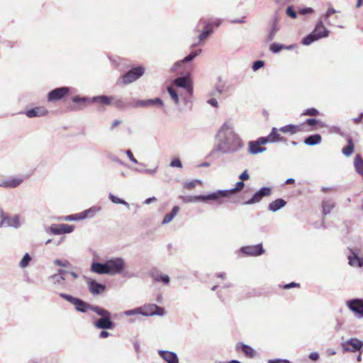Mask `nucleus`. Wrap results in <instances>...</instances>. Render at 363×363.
<instances>
[{"label":"nucleus","instance_id":"3","mask_svg":"<svg viewBox=\"0 0 363 363\" xmlns=\"http://www.w3.org/2000/svg\"><path fill=\"white\" fill-rule=\"evenodd\" d=\"M59 296L69 302L70 303L73 304L75 307V309L82 313H86L88 310H91L95 313L96 311V308H98V306H94L91 305L83 300L74 297L69 294H67L65 293H60L59 294Z\"/></svg>","mask_w":363,"mask_h":363},{"label":"nucleus","instance_id":"23","mask_svg":"<svg viewBox=\"0 0 363 363\" xmlns=\"http://www.w3.org/2000/svg\"><path fill=\"white\" fill-rule=\"evenodd\" d=\"M90 270L91 272L97 274H108L106 263L93 262L91 264Z\"/></svg>","mask_w":363,"mask_h":363},{"label":"nucleus","instance_id":"49","mask_svg":"<svg viewBox=\"0 0 363 363\" xmlns=\"http://www.w3.org/2000/svg\"><path fill=\"white\" fill-rule=\"evenodd\" d=\"M201 182L200 180L195 179V180L185 182L184 187L187 189H192L193 188H194L196 186L197 184H201Z\"/></svg>","mask_w":363,"mask_h":363},{"label":"nucleus","instance_id":"29","mask_svg":"<svg viewBox=\"0 0 363 363\" xmlns=\"http://www.w3.org/2000/svg\"><path fill=\"white\" fill-rule=\"evenodd\" d=\"M322 137L320 134L311 135L305 138L304 143L309 146L318 145L321 143Z\"/></svg>","mask_w":363,"mask_h":363},{"label":"nucleus","instance_id":"48","mask_svg":"<svg viewBox=\"0 0 363 363\" xmlns=\"http://www.w3.org/2000/svg\"><path fill=\"white\" fill-rule=\"evenodd\" d=\"M157 169V167H156L153 169H138V168L134 169V170L137 172L142 173V174H151V175H154L156 173Z\"/></svg>","mask_w":363,"mask_h":363},{"label":"nucleus","instance_id":"21","mask_svg":"<svg viewBox=\"0 0 363 363\" xmlns=\"http://www.w3.org/2000/svg\"><path fill=\"white\" fill-rule=\"evenodd\" d=\"M160 357L167 363H179L177 353L168 350H159Z\"/></svg>","mask_w":363,"mask_h":363},{"label":"nucleus","instance_id":"40","mask_svg":"<svg viewBox=\"0 0 363 363\" xmlns=\"http://www.w3.org/2000/svg\"><path fill=\"white\" fill-rule=\"evenodd\" d=\"M112 104L118 108L123 109L125 108L128 105L121 99H118L116 96H111Z\"/></svg>","mask_w":363,"mask_h":363},{"label":"nucleus","instance_id":"36","mask_svg":"<svg viewBox=\"0 0 363 363\" xmlns=\"http://www.w3.org/2000/svg\"><path fill=\"white\" fill-rule=\"evenodd\" d=\"M335 207V204L332 201L325 200L322 202V208L323 215L330 213L332 209Z\"/></svg>","mask_w":363,"mask_h":363},{"label":"nucleus","instance_id":"27","mask_svg":"<svg viewBox=\"0 0 363 363\" xmlns=\"http://www.w3.org/2000/svg\"><path fill=\"white\" fill-rule=\"evenodd\" d=\"M286 205V202L282 199H277L272 201L269 206L268 209L270 211L276 212Z\"/></svg>","mask_w":363,"mask_h":363},{"label":"nucleus","instance_id":"47","mask_svg":"<svg viewBox=\"0 0 363 363\" xmlns=\"http://www.w3.org/2000/svg\"><path fill=\"white\" fill-rule=\"evenodd\" d=\"M124 315L127 316L142 315V308H136L132 310H128L124 311Z\"/></svg>","mask_w":363,"mask_h":363},{"label":"nucleus","instance_id":"41","mask_svg":"<svg viewBox=\"0 0 363 363\" xmlns=\"http://www.w3.org/2000/svg\"><path fill=\"white\" fill-rule=\"evenodd\" d=\"M167 92L170 95L171 98L174 101L175 105L179 106L180 104L179 102V96L177 92L172 87L168 86L167 87Z\"/></svg>","mask_w":363,"mask_h":363},{"label":"nucleus","instance_id":"64","mask_svg":"<svg viewBox=\"0 0 363 363\" xmlns=\"http://www.w3.org/2000/svg\"><path fill=\"white\" fill-rule=\"evenodd\" d=\"M309 358L313 361H317L319 359V354L316 352H311L309 354Z\"/></svg>","mask_w":363,"mask_h":363},{"label":"nucleus","instance_id":"34","mask_svg":"<svg viewBox=\"0 0 363 363\" xmlns=\"http://www.w3.org/2000/svg\"><path fill=\"white\" fill-rule=\"evenodd\" d=\"M100 211V208L94 206L87 210L79 213L82 220L86 218H92L97 212Z\"/></svg>","mask_w":363,"mask_h":363},{"label":"nucleus","instance_id":"18","mask_svg":"<svg viewBox=\"0 0 363 363\" xmlns=\"http://www.w3.org/2000/svg\"><path fill=\"white\" fill-rule=\"evenodd\" d=\"M240 251L249 256H259L264 253V249L262 244L245 246L241 247Z\"/></svg>","mask_w":363,"mask_h":363},{"label":"nucleus","instance_id":"42","mask_svg":"<svg viewBox=\"0 0 363 363\" xmlns=\"http://www.w3.org/2000/svg\"><path fill=\"white\" fill-rule=\"evenodd\" d=\"M47 233H50L54 235L62 234L61 224H52L50 225L49 229L46 230Z\"/></svg>","mask_w":363,"mask_h":363},{"label":"nucleus","instance_id":"11","mask_svg":"<svg viewBox=\"0 0 363 363\" xmlns=\"http://www.w3.org/2000/svg\"><path fill=\"white\" fill-rule=\"evenodd\" d=\"M267 139L262 137L259 138L257 140L250 141L249 145V152L252 155H257L266 151L267 148L262 145L267 144Z\"/></svg>","mask_w":363,"mask_h":363},{"label":"nucleus","instance_id":"44","mask_svg":"<svg viewBox=\"0 0 363 363\" xmlns=\"http://www.w3.org/2000/svg\"><path fill=\"white\" fill-rule=\"evenodd\" d=\"M277 31H278V27H277V24L275 23H274V24L272 25V27L267 37V40L272 41L274 38V36Z\"/></svg>","mask_w":363,"mask_h":363},{"label":"nucleus","instance_id":"15","mask_svg":"<svg viewBox=\"0 0 363 363\" xmlns=\"http://www.w3.org/2000/svg\"><path fill=\"white\" fill-rule=\"evenodd\" d=\"M24 181L23 177H10L6 179L0 180V187L14 189L18 187Z\"/></svg>","mask_w":363,"mask_h":363},{"label":"nucleus","instance_id":"43","mask_svg":"<svg viewBox=\"0 0 363 363\" xmlns=\"http://www.w3.org/2000/svg\"><path fill=\"white\" fill-rule=\"evenodd\" d=\"M109 199L114 203L117 204H123L126 207H129L128 203H127L125 200L121 199L120 198H118L117 196H114L113 194H109L108 195Z\"/></svg>","mask_w":363,"mask_h":363},{"label":"nucleus","instance_id":"14","mask_svg":"<svg viewBox=\"0 0 363 363\" xmlns=\"http://www.w3.org/2000/svg\"><path fill=\"white\" fill-rule=\"evenodd\" d=\"M165 313L164 308L156 304L145 305L142 308V315L144 316L163 315Z\"/></svg>","mask_w":363,"mask_h":363},{"label":"nucleus","instance_id":"45","mask_svg":"<svg viewBox=\"0 0 363 363\" xmlns=\"http://www.w3.org/2000/svg\"><path fill=\"white\" fill-rule=\"evenodd\" d=\"M60 220H65V221H75V220H82V218H81L80 214L77 213V214H72V215L62 217L60 218Z\"/></svg>","mask_w":363,"mask_h":363},{"label":"nucleus","instance_id":"12","mask_svg":"<svg viewBox=\"0 0 363 363\" xmlns=\"http://www.w3.org/2000/svg\"><path fill=\"white\" fill-rule=\"evenodd\" d=\"M272 194V189L267 186L261 188L259 191L255 193L251 199L244 203L245 205H252L259 203L264 197L269 196Z\"/></svg>","mask_w":363,"mask_h":363},{"label":"nucleus","instance_id":"25","mask_svg":"<svg viewBox=\"0 0 363 363\" xmlns=\"http://www.w3.org/2000/svg\"><path fill=\"white\" fill-rule=\"evenodd\" d=\"M48 110L44 107H35L26 111V115L28 118L40 117L47 115Z\"/></svg>","mask_w":363,"mask_h":363},{"label":"nucleus","instance_id":"37","mask_svg":"<svg viewBox=\"0 0 363 363\" xmlns=\"http://www.w3.org/2000/svg\"><path fill=\"white\" fill-rule=\"evenodd\" d=\"M347 145L342 150V154L347 157L351 155L354 150V143L352 138L349 137L347 138Z\"/></svg>","mask_w":363,"mask_h":363},{"label":"nucleus","instance_id":"17","mask_svg":"<svg viewBox=\"0 0 363 363\" xmlns=\"http://www.w3.org/2000/svg\"><path fill=\"white\" fill-rule=\"evenodd\" d=\"M174 84L177 87L184 88L191 95L193 94V86L190 78L187 76L177 77L174 80Z\"/></svg>","mask_w":363,"mask_h":363},{"label":"nucleus","instance_id":"61","mask_svg":"<svg viewBox=\"0 0 363 363\" xmlns=\"http://www.w3.org/2000/svg\"><path fill=\"white\" fill-rule=\"evenodd\" d=\"M250 177L247 170H245L240 176L239 179L242 180V182L248 179Z\"/></svg>","mask_w":363,"mask_h":363},{"label":"nucleus","instance_id":"52","mask_svg":"<svg viewBox=\"0 0 363 363\" xmlns=\"http://www.w3.org/2000/svg\"><path fill=\"white\" fill-rule=\"evenodd\" d=\"M303 115H306V116H316L318 114V111L315 108H308V109H306L303 113Z\"/></svg>","mask_w":363,"mask_h":363},{"label":"nucleus","instance_id":"8","mask_svg":"<svg viewBox=\"0 0 363 363\" xmlns=\"http://www.w3.org/2000/svg\"><path fill=\"white\" fill-rule=\"evenodd\" d=\"M144 72V67L140 66L134 67L123 76V83L124 84H130L138 79L141 76H143Z\"/></svg>","mask_w":363,"mask_h":363},{"label":"nucleus","instance_id":"5","mask_svg":"<svg viewBox=\"0 0 363 363\" xmlns=\"http://www.w3.org/2000/svg\"><path fill=\"white\" fill-rule=\"evenodd\" d=\"M108 274L116 275L123 273L125 268V260L121 257H116L106 261Z\"/></svg>","mask_w":363,"mask_h":363},{"label":"nucleus","instance_id":"28","mask_svg":"<svg viewBox=\"0 0 363 363\" xmlns=\"http://www.w3.org/2000/svg\"><path fill=\"white\" fill-rule=\"evenodd\" d=\"M150 276L154 281L155 282H163L164 284L167 285L169 283V277L167 274H162L158 272H152Z\"/></svg>","mask_w":363,"mask_h":363},{"label":"nucleus","instance_id":"62","mask_svg":"<svg viewBox=\"0 0 363 363\" xmlns=\"http://www.w3.org/2000/svg\"><path fill=\"white\" fill-rule=\"evenodd\" d=\"M304 123L313 126L318 123V121L315 118H308L306 120Z\"/></svg>","mask_w":363,"mask_h":363},{"label":"nucleus","instance_id":"63","mask_svg":"<svg viewBox=\"0 0 363 363\" xmlns=\"http://www.w3.org/2000/svg\"><path fill=\"white\" fill-rule=\"evenodd\" d=\"M109 158L114 162H116L123 166H125V164L116 156H110Z\"/></svg>","mask_w":363,"mask_h":363},{"label":"nucleus","instance_id":"35","mask_svg":"<svg viewBox=\"0 0 363 363\" xmlns=\"http://www.w3.org/2000/svg\"><path fill=\"white\" fill-rule=\"evenodd\" d=\"M179 211V207L177 206H175L172 208V211L167 214L165 215L164 217V219L162 220V224H167L170 223L174 218L176 216L177 213Z\"/></svg>","mask_w":363,"mask_h":363},{"label":"nucleus","instance_id":"7","mask_svg":"<svg viewBox=\"0 0 363 363\" xmlns=\"http://www.w3.org/2000/svg\"><path fill=\"white\" fill-rule=\"evenodd\" d=\"M0 218L1 219V221L0 223V228L6 226L18 229L21 226L20 217L18 215H15L13 216H9L6 215L2 210H1Z\"/></svg>","mask_w":363,"mask_h":363},{"label":"nucleus","instance_id":"20","mask_svg":"<svg viewBox=\"0 0 363 363\" xmlns=\"http://www.w3.org/2000/svg\"><path fill=\"white\" fill-rule=\"evenodd\" d=\"M152 106H157L160 107L164 106V102L160 98L150 99L147 100H138L134 104V107H149Z\"/></svg>","mask_w":363,"mask_h":363},{"label":"nucleus","instance_id":"55","mask_svg":"<svg viewBox=\"0 0 363 363\" xmlns=\"http://www.w3.org/2000/svg\"><path fill=\"white\" fill-rule=\"evenodd\" d=\"M72 101L74 103L85 104L89 101V99L86 97H80L79 96H76L72 99Z\"/></svg>","mask_w":363,"mask_h":363},{"label":"nucleus","instance_id":"13","mask_svg":"<svg viewBox=\"0 0 363 363\" xmlns=\"http://www.w3.org/2000/svg\"><path fill=\"white\" fill-rule=\"evenodd\" d=\"M85 281L89 292L93 296L99 295L106 290V286L104 284H100L92 279L86 277Z\"/></svg>","mask_w":363,"mask_h":363},{"label":"nucleus","instance_id":"10","mask_svg":"<svg viewBox=\"0 0 363 363\" xmlns=\"http://www.w3.org/2000/svg\"><path fill=\"white\" fill-rule=\"evenodd\" d=\"M179 198L184 203H196V202H206L208 201H216V196L214 193H210L206 195H199V196H180Z\"/></svg>","mask_w":363,"mask_h":363},{"label":"nucleus","instance_id":"26","mask_svg":"<svg viewBox=\"0 0 363 363\" xmlns=\"http://www.w3.org/2000/svg\"><path fill=\"white\" fill-rule=\"evenodd\" d=\"M349 264L352 267H361L363 266V258L359 257L357 255L352 251L351 255L348 256Z\"/></svg>","mask_w":363,"mask_h":363},{"label":"nucleus","instance_id":"57","mask_svg":"<svg viewBox=\"0 0 363 363\" xmlns=\"http://www.w3.org/2000/svg\"><path fill=\"white\" fill-rule=\"evenodd\" d=\"M264 63L262 60H257L253 63L252 69L254 71H257L264 66Z\"/></svg>","mask_w":363,"mask_h":363},{"label":"nucleus","instance_id":"39","mask_svg":"<svg viewBox=\"0 0 363 363\" xmlns=\"http://www.w3.org/2000/svg\"><path fill=\"white\" fill-rule=\"evenodd\" d=\"M92 102L100 103L105 105H110L111 104V97L107 96H94L91 100Z\"/></svg>","mask_w":363,"mask_h":363},{"label":"nucleus","instance_id":"46","mask_svg":"<svg viewBox=\"0 0 363 363\" xmlns=\"http://www.w3.org/2000/svg\"><path fill=\"white\" fill-rule=\"evenodd\" d=\"M30 260H31L30 256L28 253H26L24 255V256L23 257L22 259L21 260V262L19 263V266L21 268H26V267H28Z\"/></svg>","mask_w":363,"mask_h":363},{"label":"nucleus","instance_id":"24","mask_svg":"<svg viewBox=\"0 0 363 363\" xmlns=\"http://www.w3.org/2000/svg\"><path fill=\"white\" fill-rule=\"evenodd\" d=\"M278 130H279L277 128H272L271 133L269 134V135L262 138L267 139V143H274L277 142L285 141L286 139L278 133Z\"/></svg>","mask_w":363,"mask_h":363},{"label":"nucleus","instance_id":"16","mask_svg":"<svg viewBox=\"0 0 363 363\" xmlns=\"http://www.w3.org/2000/svg\"><path fill=\"white\" fill-rule=\"evenodd\" d=\"M69 91V89L66 86L56 88L48 93V101H55L60 100L65 96L68 94Z\"/></svg>","mask_w":363,"mask_h":363},{"label":"nucleus","instance_id":"58","mask_svg":"<svg viewBox=\"0 0 363 363\" xmlns=\"http://www.w3.org/2000/svg\"><path fill=\"white\" fill-rule=\"evenodd\" d=\"M125 154L127 155L128 157L132 162H133L134 164H138V161L134 157L131 150H126Z\"/></svg>","mask_w":363,"mask_h":363},{"label":"nucleus","instance_id":"2","mask_svg":"<svg viewBox=\"0 0 363 363\" xmlns=\"http://www.w3.org/2000/svg\"><path fill=\"white\" fill-rule=\"evenodd\" d=\"M329 30L323 24V19L319 18L313 30L310 34L304 37L302 39L301 43L304 45H309L319 39L328 37L329 35Z\"/></svg>","mask_w":363,"mask_h":363},{"label":"nucleus","instance_id":"50","mask_svg":"<svg viewBox=\"0 0 363 363\" xmlns=\"http://www.w3.org/2000/svg\"><path fill=\"white\" fill-rule=\"evenodd\" d=\"M337 12V10H335V9L333 8H329L326 13H325V16H324V19L325 21H326V23L329 25L330 23V21H328V18L329 17L332 15V14H334V13H336Z\"/></svg>","mask_w":363,"mask_h":363},{"label":"nucleus","instance_id":"1","mask_svg":"<svg viewBox=\"0 0 363 363\" xmlns=\"http://www.w3.org/2000/svg\"><path fill=\"white\" fill-rule=\"evenodd\" d=\"M243 147L239 135L235 132L233 124L224 123L216 135L215 150L223 154H233Z\"/></svg>","mask_w":363,"mask_h":363},{"label":"nucleus","instance_id":"6","mask_svg":"<svg viewBox=\"0 0 363 363\" xmlns=\"http://www.w3.org/2000/svg\"><path fill=\"white\" fill-rule=\"evenodd\" d=\"M244 186V182L240 181L238 182L235 184V186L233 189L227 190H217L214 191L213 193L216 196V202L218 204H222L223 203V201L222 200L223 198L228 197L232 194L241 191Z\"/></svg>","mask_w":363,"mask_h":363},{"label":"nucleus","instance_id":"54","mask_svg":"<svg viewBox=\"0 0 363 363\" xmlns=\"http://www.w3.org/2000/svg\"><path fill=\"white\" fill-rule=\"evenodd\" d=\"M169 166L171 167L182 168V164L179 158H175L170 162Z\"/></svg>","mask_w":363,"mask_h":363},{"label":"nucleus","instance_id":"53","mask_svg":"<svg viewBox=\"0 0 363 363\" xmlns=\"http://www.w3.org/2000/svg\"><path fill=\"white\" fill-rule=\"evenodd\" d=\"M54 264L57 266L68 267L70 265V263L67 260H60V259H55Z\"/></svg>","mask_w":363,"mask_h":363},{"label":"nucleus","instance_id":"32","mask_svg":"<svg viewBox=\"0 0 363 363\" xmlns=\"http://www.w3.org/2000/svg\"><path fill=\"white\" fill-rule=\"evenodd\" d=\"M294 48H295V45H285L274 43L270 45L269 50L274 53H277L281 50H292Z\"/></svg>","mask_w":363,"mask_h":363},{"label":"nucleus","instance_id":"22","mask_svg":"<svg viewBox=\"0 0 363 363\" xmlns=\"http://www.w3.org/2000/svg\"><path fill=\"white\" fill-rule=\"evenodd\" d=\"M201 52V49H199L193 52H191V54H189V55H187L186 57H185L183 60H179V61H177L176 62L173 66L172 67V71L173 72H175L177 71V69H179L182 65L184 63V62H191V60H193L196 56H198L200 53Z\"/></svg>","mask_w":363,"mask_h":363},{"label":"nucleus","instance_id":"38","mask_svg":"<svg viewBox=\"0 0 363 363\" xmlns=\"http://www.w3.org/2000/svg\"><path fill=\"white\" fill-rule=\"evenodd\" d=\"M211 24L209 21L205 22V30L199 35L200 41H203L212 33Z\"/></svg>","mask_w":363,"mask_h":363},{"label":"nucleus","instance_id":"59","mask_svg":"<svg viewBox=\"0 0 363 363\" xmlns=\"http://www.w3.org/2000/svg\"><path fill=\"white\" fill-rule=\"evenodd\" d=\"M298 11H299V13H301L302 15H306L308 13H312L313 12V9L312 8L307 7V8L300 9Z\"/></svg>","mask_w":363,"mask_h":363},{"label":"nucleus","instance_id":"4","mask_svg":"<svg viewBox=\"0 0 363 363\" xmlns=\"http://www.w3.org/2000/svg\"><path fill=\"white\" fill-rule=\"evenodd\" d=\"M96 309L95 313L101 318L94 323V326L103 330L112 329L114 326V323L111 320V313L100 306Z\"/></svg>","mask_w":363,"mask_h":363},{"label":"nucleus","instance_id":"9","mask_svg":"<svg viewBox=\"0 0 363 363\" xmlns=\"http://www.w3.org/2000/svg\"><path fill=\"white\" fill-rule=\"evenodd\" d=\"M346 306L357 318H363V299L352 298L346 301Z\"/></svg>","mask_w":363,"mask_h":363},{"label":"nucleus","instance_id":"60","mask_svg":"<svg viewBox=\"0 0 363 363\" xmlns=\"http://www.w3.org/2000/svg\"><path fill=\"white\" fill-rule=\"evenodd\" d=\"M268 363H291L288 359H274L268 360Z\"/></svg>","mask_w":363,"mask_h":363},{"label":"nucleus","instance_id":"56","mask_svg":"<svg viewBox=\"0 0 363 363\" xmlns=\"http://www.w3.org/2000/svg\"><path fill=\"white\" fill-rule=\"evenodd\" d=\"M286 14L292 18L297 17L296 12L293 9L291 6H288L286 11Z\"/></svg>","mask_w":363,"mask_h":363},{"label":"nucleus","instance_id":"31","mask_svg":"<svg viewBox=\"0 0 363 363\" xmlns=\"http://www.w3.org/2000/svg\"><path fill=\"white\" fill-rule=\"evenodd\" d=\"M236 347L237 349L240 348L241 350L245 353V354L248 357L252 358L256 354V352L255 351V350L247 345L243 343H238Z\"/></svg>","mask_w":363,"mask_h":363},{"label":"nucleus","instance_id":"30","mask_svg":"<svg viewBox=\"0 0 363 363\" xmlns=\"http://www.w3.org/2000/svg\"><path fill=\"white\" fill-rule=\"evenodd\" d=\"M52 284L57 288H63L65 286V277L60 274H53L49 277Z\"/></svg>","mask_w":363,"mask_h":363},{"label":"nucleus","instance_id":"33","mask_svg":"<svg viewBox=\"0 0 363 363\" xmlns=\"http://www.w3.org/2000/svg\"><path fill=\"white\" fill-rule=\"evenodd\" d=\"M300 130V126L292 124L286 125L279 129L283 133H290L291 135L296 133Z\"/></svg>","mask_w":363,"mask_h":363},{"label":"nucleus","instance_id":"51","mask_svg":"<svg viewBox=\"0 0 363 363\" xmlns=\"http://www.w3.org/2000/svg\"><path fill=\"white\" fill-rule=\"evenodd\" d=\"M62 231L63 233H70L73 232L74 227L67 224H61Z\"/></svg>","mask_w":363,"mask_h":363},{"label":"nucleus","instance_id":"19","mask_svg":"<svg viewBox=\"0 0 363 363\" xmlns=\"http://www.w3.org/2000/svg\"><path fill=\"white\" fill-rule=\"evenodd\" d=\"M363 343L357 338H351L342 344V348L347 352H356L362 348Z\"/></svg>","mask_w":363,"mask_h":363}]
</instances>
